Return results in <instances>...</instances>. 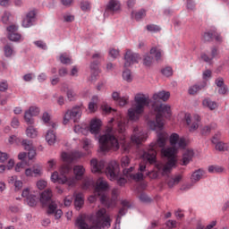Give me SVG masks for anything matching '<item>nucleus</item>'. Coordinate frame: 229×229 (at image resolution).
<instances>
[{
	"label": "nucleus",
	"instance_id": "1",
	"mask_svg": "<svg viewBox=\"0 0 229 229\" xmlns=\"http://www.w3.org/2000/svg\"><path fill=\"white\" fill-rule=\"evenodd\" d=\"M170 97L171 93L164 90L158 91L153 95L152 110L157 112V114L155 115V120H148L147 123L148 126L152 130H157V128L162 130V127L164 126V116L165 119H170L171 115H173L171 113V106L162 104V101H167Z\"/></svg>",
	"mask_w": 229,
	"mask_h": 229
},
{
	"label": "nucleus",
	"instance_id": "2",
	"mask_svg": "<svg viewBox=\"0 0 229 229\" xmlns=\"http://www.w3.org/2000/svg\"><path fill=\"white\" fill-rule=\"evenodd\" d=\"M148 128L153 131H157V142L150 143L148 150L143 153V158L148 160L150 164H157V150H155V148L157 146H158V148H165V144H167V140H169V134L163 131L164 123L161 129L158 127L152 129L150 126H148Z\"/></svg>",
	"mask_w": 229,
	"mask_h": 229
},
{
	"label": "nucleus",
	"instance_id": "3",
	"mask_svg": "<svg viewBox=\"0 0 229 229\" xmlns=\"http://www.w3.org/2000/svg\"><path fill=\"white\" fill-rule=\"evenodd\" d=\"M134 101L136 106L134 108L128 109V116L131 121H139L140 114H144L145 106L153 105V100L149 98V96H145L143 93H138Z\"/></svg>",
	"mask_w": 229,
	"mask_h": 229
},
{
	"label": "nucleus",
	"instance_id": "4",
	"mask_svg": "<svg viewBox=\"0 0 229 229\" xmlns=\"http://www.w3.org/2000/svg\"><path fill=\"white\" fill-rule=\"evenodd\" d=\"M106 133L100 136L98 142H99V148L102 153L106 151H110V149H114V151H117L119 149V140L114 134V127L109 125L106 130Z\"/></svg>",
	"mask_w": 229,
	"mask_h": 229
},
{
	"label": "nucleus",
	"instance_id": "5",
	"mask_svg": "<svg viewBox=\"0 0 229 229\" xmlns=\"http://www.w3.org/2000/svg\"><path fill=\"white\" fill-rule=\"evenodd\" d=\"M106 174L111 182H115L120 187H124L128 182L126 178L121 176V168L117 161H110L106 167Z\"/></svg>",
	"mask_w": 229,
	"mask_h": 229
},
{
	"label": "nucleus",
	"instance_id": "6",
	"mask_svg": "<svg viewBox=\"0 0 229 229\" xmlns=\"http://www.w3.org/2000/svg\"><path fill=\"white\" fill-rule=\"evenodd\" d=\"M102 124L103 123L100 119H93L90 121L89 127L83 128L80 125H75L74 131L75 133H83L84 135L90 131L92 135H98Z\"/></svg>",
	"mask_w": 229,
	"mask_h": 229
},
{
	"label": "nucleus",
	"instance_id": "7",
	"mask_svg": "<svg viewBox=\"0 0 229 229\" xmlns=\"http://www.w3.org/2000/svg\"><path fill=\"white\" fill-rule=\"evenodd\" d=\"M83 111L81 106H75L72 109H68L64 116V124H68L70 121L73 123H80Z\"/></svg>",
	"mask_w": 229,
	"mask_h": 229
},
{
	"label": "nucleus",
	"instance_id": "8",
	"mask_svg": "<svg viewBox=\"0 0 229 229\" xmlns=\"http://www.w3.org/2000/svg\"><path fill=\"white\" fill-rule=\"evenodd\" d=\"M124 67H131V65L139 64V60H140V55L131 51V49H127L124 54Z\"/></svg>",
	"mask_w": 229,
	"mask_h": 229
},
{
	"label": "nucleus",
	"instance_id": "9",
	"mask_svg": "<svg viewBox=\"0 0 229 229\" xmlns=\"http://www.w3.org/2000/svg\"><path fill=\"white\" fill-rule=\"evenodd\" d=\"M121 10V2L118 0H109L106 5L104 17H108V15H114L116 12Z\"/></svg>",
	"mask_w": 229,
	"mask_h": 229
},
{
	"label": "nucleus",
	"instance_id": "10",
	"mask_svg": "<svg viewBox=\"0 0 229 229\" xmlns=\"http://www.w3.org/2000/svg\"><path fill=\"white\" fill-rule=\"evenodd\" d=\"M148 139V134L140 131L139 127H134L132 135L131 136V140L134 144H142V142H146Z\"/></svg>",
	"mask_w": 229,
	"mask_h": 229
},
{
	"label": "nucleus",
	"instance_id": "11",
	"mask_svg": "<svg viewBox=\"0 0 229 229\" xmlns=\"http://www.w3.org/2000/svg\"><path fill=\"white\" fill-rule=\"evenodd\" d=\"M47 214L48 216H52V214H55V219H60V217L64 216V212L62 211V209H57L58 204H56L55 200L47 204Z\"/></svg>",
	"mask_w": 229,
	"mask_h": 229
},
{
	"label": "nucleus",
	"instance_id": "12",
	"mask_svg": "<svg viewBox=\"0 0 229 229\" xmlns=\"http://www.w3.org/2000/svg\"><path fill=\"white\" fill-rule=\"evenodd\" d=\"M37 22V12L35 10H31L27 13L25 18L22 20L23 28H31V26L35 25Z\"/></svg>",
	"mask_w": 229,
	"mask_h": 229
},
{
	"label": "nucleus",
	"instance_id": "13",
	"mask_svg": "<svg viewBox=\"0 0 229 229\" xmlns=\"http://www.w3.org/2000/svg\"><path fill=\"white\" fill-rule=\"evenodd\" d=\"M174 167H176V162H174V160L173 159L167 161L163 167L160 166L159 165H157L158 173H160L161 171V176H169Z\"/></svg>",
	"mask_w": 229,
	"mask_h": 229
},
{
	"label": "nucleus",
	"instance_id": "14",
	"mask_svg": "<svg viewBox=\"0 0 229 229\" xmlns=\"http://www.w3.org/2000/svg\"><path fill=\"white\" fill-rule=\"evenodd\" d=\"M21 145L23 146L24 149L28 152L29 160H33L35 157H37V150L35 147H33V142L29 140H23L21 141Z\"/></svg>",
	"mask_w": 229,
	"mask_h": 229
},
{
	"label": "nucleus",
	"instance_id": "15",
	"mask_svg": "<svg viewBox=\"0 0 229 229\" xmlns=\"http://www.w3.org/2000/svg\"><path fill=\"white\" fill-rule=\"evenodd\" d=\"M176 151H178V149H176L175 147H169L161 149V153L163 157H165V158H167V162L171 160H174V162L175 163L178 162V160L176 159Z\"/></svg>",
	"mask_w": 229,
	"mask_h": 229
},
{
	"label": "nucleus",
	"instance_id": "16",
	"mask_svg": "<svg viewBox=\"0 0 229 229\" xmlns=\"http://www.w3.org/2000/svg\"><path fill=\"white\" fill-rule=\"evenodd\" d=\"M81 157H83V154L80 151L73 152L72 154H69L67 152H63L61 154L63 162H67L68 164H72V162H74L76 158H81Z\"/></svg>",
	"mask_w": 229,
	"mask_h": 229
},
{
	"label": "nucleus",
	"instance_id": "17",
	"mask_svg": "<svg viewBox=\"0 0 229 229\" xmlns=\"http://www.w3.org/2000/svg\"><path fill=\"white\" fill-rule=\"evenodd\" d=\"M40 203L43 207H47L49 203H52L53 200V192L49 190H46L40 194Z\"/></svg>",
	"mask_w": 229,
	"mask_h": 229
},
{
	"label": "nucleus",
	"instance_id": "18",
	"mask_svg": "<svg viewBox=\"0 0 229 229\" xmlns=\"http://www.w3.org/2000/svg\"><path fill=\"white\" fill-rule=\"evenodd\" d=\"M90 165L92 173H101L105 169V161H98V159L93 158L90 160Z\"/></svg>",
	"mask_w": 229,
	"mask_h": 229
},
{
	"label": "nucleus",
	"instance_id": "19",
	"mask_svg": "<svg viewBox=\"0 0 229 229\" xmlns=\"http://www.w3.org/2000/svg\"><path fill=\"white\" fill-rule=\"evenodd\" d=\"M51 182L53 183H60L61 185H65V182H67L66 175H60L58 172H54L51 175Z\"/></svg>",
	"mask_w": 229,
	"mask_h": 229
},
{
	"label": "nucleus",
	"instance_id": "20",
	"mask_svg": "<svg viewBox=\"0 0 229 229\" xmlns=\"http://www.w3.org/2000/svg\"><path fill=\"white\" fill-rule=\"evenodd\" d=\"M85 205V199L83 197V193L79 192L74 195V207L77 210H80L81 207Z\"/></svg>",
	"mask_w": 229,
	"mask_h": 229
},
{
	"label": "nucleus",
	"instance_id": "21",
	"mask_svg": "<svg viewBox=\"0 0 229 229\" xmlns=\"http://www.w3.org/2000/svg\"><path fill=\"white\" fill-rule=\"evenodd\" d=\"M108 191V182L106 181H101L98 184H97L95 188V194L98 196H101V192Z\"/></svg>",
	"mask_w": 229,
	"mask_h": 229
},
{
	"label": "nucleus",
	"instance_id": "22",
	"mask_svg": "<svg viewBox=\"0 0 229 229\" xmlns=\"http://www.w3.org/2000/svg\"><path fill=\"white\" fill-rule=\"evenodd\" d=\"M207 87V82L204 81L202 84H195L191 86L189 89L188 92L191 96H194L197 92H199V90L205 89Z\"/></svg>",
	"mask_w": 229,
	"mask_h": 229
},
{
	"label": "nucleus",
	"instance_id": "23",
	"mask_svg": "<svg viewBox=\"0 0 229 229\" xmlns=\"http://www.w3.org/2000/svg\"><path fill=\"white\" fill-rule=\"evenodd\" d=\"M111 221L110 220V216H106V217L102 218L101 220H99L98 222H97L96 225V228L101 229V228H105L106 226H110L111 225Z\"/></svg>",
	"mask_w": 229,
	"mask_h": 229
},
{
	"label": "nucleus",
	"instance_id": "24",
	"mask_svg": "<svg viewBox=\"0 0 229 229\" xmlns=\"http://www.w3.org/2000/svg\"><path fill=\"white\" fill-rule=\"evenodd\" d=\"M75 225L77 226H79L80 229H96V228H98V227H96V224H95V227L89 228V224H87V222H85V219H83V216H79L76 219Z\"/></svg>",
	"mask_w": 229,
	"mask_h": 229
},
{
	"label": "nucleus",
	"instance_id": "25",
	"mask_svg": "<svg viewBox=\"0 0 229 229\" xmlns=\"http://www.w3.org/2000/svg\"><path fill=\"white\" fill-rule=\"evenodd\" d=\"M73 173L77 180H81V178H83V174H85V168L83 165H75L73 167Z\"/></svg>",
	"mask_w": 229,
	"mask_h": 229
},
{
	"label": "nucleus",
	"instance_id": "26",
	"mask_svg": "<svg viewBox=\"0 0 229 229\" xmlns=\"http://www.w3.org/2000/svg\"><path fill=\"white\" fill-rule=\"evenodd\" d=\"M131 19H135V21H140L146 17V10L145 9H140V11L136 12L131 11Z\"/></svg>",
	"mask_w": 229,
	"mask_h": 229
},
{
	"label": "nucleus",
	"instance_id": "27",
	"mask_svg": "<svg viewBox=\"0 0 229 229\" xmlns=\"http://www.w3.org/2000/svg\"><path fill=\"white\" fill-rule=\"evenodd\" d=\"M204 173L205 172L201 168H199V169L196 170L195 172H193L192 174H191V182H192V183H198V182H199L201 180V176H203Z\"/></svg>",
	"mask_w": 229,
	"mask_h": 229
},
{
	"label": "nucleus",
	"instance_id": "28",
	"mask_svg": "<svg viewBox=\"0 0 229 229\" xmlns=\"http://www.w3.org/2000/svg\"><path fill=\"white\" fill-rule=\"evenodd\" d=\"M46 140L49 144V146H53L55 142H56V134H55L54 131L48 130L46 135Z\"/></svg>",
	"mask_w": 229,
	"mask_h": 229
},
{
	"label": "nucleus",
	"instance_id": "29",
	"mask_svg": "<svg viewBox=\"0 0 229 229\" xmlns=\"http://www.w3.org/2000/svg\"><path fill=\"white\" fill-rule=\"evenodd\" d=\"M182 182V175H176L174 178H170L166 180V185L169 189H173L174 185H178Z\"/></svg>",
	"mask_w": 229,
	"mask_h": 229
},
{
	"label": "nucleus",
	"instance_id": "30",
	"mask_svg": "<svg viewBox=\"0 0 229 229\" xmlns=\"http://www.w3.org/2000/svg\"><path fill=\"white\" fill-rule=\"evenodd\" d=\"M203 106L209 108V110H216L217 108V103L212 101L210 98H206L202 101Z\"/></svg>",
	"mask_w": 229,
	"mask_h": 229
},
{
	"label": "nucleus",
	"instance_id": "31",
	"mask_svg": "<svg viewBox=\"0 0 229 229\" xmlns=\"http://www.w3.org/2000/svg\"><path fill=\"white\" fill-rule=\"evenodd\" d=\"M192 151L187 150L183 155H182V165H188L190 164L191 160H192Z\"/></svg>",
	"mask_w": 229,
	"mask_h": 229
},
{
	"label": "nucleus",
	"instance_id": "32",
	"mask_svg": "<svg viewBox=\"0 0 229 229\" xmlns=\"http://www.w3.org/2000/svg\"><path fill=\"white\" fill-rule=\"evenodd\" d=\"M214 33H215V30H209V31L204 32L202 35L203 42H212L214 40Z\"/></svg>",
	"mask_w": 229,
	"mask_h": 229
},
{
	"label": "nucleus",
	"instance_id": "33",
	"mask_svg": "<svg viewBox=\"0 0 229 229\" xmlns=\"http://www.w3.org/2000/svg\"><path fill=\"white\" fill-rule=\"evenodd\" d=\"M122 76H123V80H124L128 83H131V81H133V77L131 76V71H130V69H125L123 72Z\"/></svg>",
	"mask_w": 229,
	"mask_h": 229
},
{
	"label": "nucleus",
	"instance_id": "34",
	"mask_svg": "<svg viewBox=\"0 0 229 229\" xmlns=\"http://www.w3.org/2000/svg\"><path fill=\"white\" fill-rule=\"evenodd\" d=\"M153 55H151V54H147L144 55L143 57V65H145V67H151V65L153 64Z\"/></svg>",
	"mask_w": 229,
	"mask_h": 229
},
{
	"label": "nucleus",
	"instance_id": "35",
	"mask_svg": "<svg viewBox=\"0 0 229 229\" xmlns=\"http://www.w3.org/2000/svg\"><path fill=\"white\" fill-rule=\"evenodd\" d=\"M97 217H96V220H95V224L96 223H98V221H101V219H104L105 217H106V209L105 208H100L97 211V214H96Z\"/></svg>",
	"mask_w": 229,
	"mask_h": 229
},
{
	"label": "nucleus",
	"instance_id": "36",
	"mask_svg": "<svg viewBox=\"0 0 229 229\" xmlns=\"http://www.w3.org/2000/svg\"><path fill=\"white\" fill-rule=\"evenodd\" d=\"M59 60H60L61 64H63L64 65L72 64V60L71 59V57L67 56V54H61Z\"/></svg>",
	"mask_w": 229,
	"mask_h": 229
},
{
	"label": "nucleus",
	"instance_id": "37",
	"mask_svg": "<svg viewBox=\"0 0 229 229\" xmlns=\"http://www.w3.org/2000/svg\"><path fill=\"white\" fill-rule=\"evenodd\" d=\"M127 180H133L134 182H142L144 180V174L137 173L129 175V179Z\"/></svg>",
	"mask_w": 229,
	"mask_h": 229
},
{
	"label": "nucleus",
	"instance_id": "38",
	"mask_svg": "<svg viewBox=\"0 0 229 229\" xmlns=\"http://www.w3.org/2000/svg\"><path fill=\"white\" fill-rule=\"evenodd\" d=\"M208 173H223V171H225V167L221 166V165H209L208 168Z\"/></svg>",
	"mask_w": 229,
	"mask_h": 229
},
{
	"label": "nucleus",
	"instance_id": "39",
	"mask_svg": "<svg viewBox=\"0 0 229 229\" xmlns=\"http://www.w3.org/2000/svg\"><path fill=\"white\" fill-rule=\"evenodd\" d=\"M26 202L29 207H37V196L30 194L26 198Z\"/></svg>",
	"mask_w": 229,
	"mask_h": 229
},
{
	"label": "nucleus",
	"instance_id": "40",
	"mask_svg": "<svg viewBox=\"0 0 229 229\" xmlns=\"http://www.w3.org/2000/svg\"><path fill=\"white\" fill-rule=\"evenodd\" d=\"M180 140V135L178 133L174 132L170 136V144L172 147L176 148L178 141Z\"/></svg>",
	"mask_w": 229,
	"mask_h": 229
},
{
	"label": "nucleus",
	"instance_id": "41",
	"mask_svg": "<svg viewBox=\"0 0 229 229\" xmlns=\"http://www.w3.org/2000/svg\"><path fill=\"white\" fill-rule=\"evenodd\" d=\"M150 55H153L157 62H158L162 58V50L153 47L150 49Z\"/></svg>",
	"mask_w": 229,
	"mask_h": 229
},
{
	"label": "nucleus",
	"instance_id": "42",
	"mask_svg": "<svg viewBox=\"0 0 229 229\" xmlns=\"http://www.w3.org/2000/svg\"><path fill=\"white\" fill-rule=\"evenodd\" d=\"M139 199L141 203H151V201H153V199L149 198L146 192H141L139 196Z\"/></svg>",
	"mask_w": 229,
	"mask_h": 229
},
{
	"label": "nucleus",
	"instance_id": "43",
	"mask_svg": "<svg viewBox=\"0 0 229 229\" xmlns=\"http://www.w3.org/2000/svg\"><path fill=\"white\" fill-rule=\"evenodd\" d=\"M33 117L34 116L29 110L25 111L24 120H25V123H27V124H33V123H34Z\"/></svg>",
	"mask_w": 229,
	"mask_h": 229
},
{
	"label": "nucleus",
	"instance_id": "44",
	"mask_svg": "<svg viewBox=\"0 0 229 229\" xmlns=\"http://www.w3.org/2000/svg\"><path fill=\"white\" fill-rule=\"evenodd\" d=\"M146 29L151 33H158L162 29L158 25L148 24L146 26Z\"/></svg>",
	"mask_w": 229,
	"mask_h": 229
},
{
	"label": "nucleus",
	"instance_id": "45",
	"mask_svg": "<svg viewBox=\"0 0 229 229\" xmlns=\"http://www.w3.org/2000/svg\"><path fill=\"white\" fill-rule=\"evenodd\" d=\"M21 34H19L18 32L7 34V38H9V40H11V42H19V40H21Z\"/></svg>",
	"mask_w": 229,
	"mask_h": 229
},
{
	"label": "nucleus",
	"instance_id": "46",
	"mask_svg": "<svg viewBox=\"0 0 229 229\" xmlns=\"http://www.w3.org/2000/svg\"><path fill=\"white\" fill-rule=\"evenodd\" d=\"M4 56L6 58H10V57H12V55H13V48H12V47H10V45H5L4 47Z\"/></svg>",
	"mask_w": 229,
	"mask_h": 229
},
{
	"label": "nucleus",
	"instance_id": "47",
	"mask_svg": "<svg viewBox=\"0 0 229 229\" xmlns=\"http://www.w3.org/2000/svg\"><path fill=\"white\" fill-rule=\"evenodd\" d=\"M216 149L218 151H228L229 150V145L225 144L224 142H218L216 145Z\"/></svg>",
	"mask_w": 229,
	"mask_h": 229
},
{
	"label": "nucleus",
	"instance_id": "48",
	"mask_svg": "<svg viewBox=\"0 0 229 229\" xmlns=\"http://www.w3.org/2000/svg\"><path fill=\"white\" fill-rule=\"evenodd\" d=\"M27 137H30V139H35L37 137V130L35 128L30 126L26 130Z\"/></svg>",
	"mask_w": 229,
	"mask_h": 229
},
{
	"label": "nucleus",
	"instance_id": "49",
	"mask_svg": "<svg viewBox=\"0 0 229 229\" xmlns=\"http://www.w3.org/2000/svg\"><path fill=\"white\" fill-rule=\"evenodd\" d=\"M72 171V167L69 165H64L61 168V176H65V174H69Z\"/></svg>",
	"mask_w": 229,
	"mask_h": 229
},
{
	"label": "nucleus",
	"instance_id": "50",
	"mask_svg": "<svg viewBox=\"0 0 229 229\" xmlns=\"http://www.w3.org/2000/svg\"><path fill=\"white\" fill-rule=\"evenodd\" d=\"M99 196H100V203L102 205H106L107 208H110V207H112V203L110 202V200L106 199V195L100 193Z\"/></svg>",
	"mask_w": 229,
	"mask_h": 229
},
{
	"label": "nucleus",
	"instance_id": "51",
	"mask_svg": "<svg viewBox=\"0 0 229 229\" xmlns=\"http://www.w3.org/2000/svg\"><path fill=\"white\" fill-rule=\"evenodd\" d=\"M33 44L39 49H43V51L47 50V45L42 40L34 41Z\"/></svg>",
	"mask_w": 229,
	"mask_h": 229
},
{
	"label": "nucleus",
	"instance_id": "52",
	"mask_svg": "<svg viewBox=\"0 0 229 229\" xmlns=\"http://www.w3.org/2000/svg\"><path fill=\"white\" fill-rule=\"evenodd\" d=\"M161 73L166 77L173 76V68H171V66H167L161 70Z\"/></svg>",
	"mask_w": 229,
	"mask_h": 229
},
{
	"label": "nucleus",
	"instance_id": "53",
	"mask_svg": "<svg viewBox=\"0 0 229 229\" xmlns=\"http://www.w3.org/2000/svg\"><path fill=\"white\" fill-rule=\"evenodd\" d=\"M32 174H36V176H41L42 175V166L40 165H36L33 166Z\"/></svg>",
	"mask_w": 229,
	"mask_h": 229
},
{
	"label": "nucleus",
	"instance_id": "54",
	"mask_svg": "<svg viewBox=\"0 0 229 229\" xmlns=\"http://www.w3.org/2000/svg\"><path fill=\"white\" fill-rule=\"evenodd\" d=\"M81 9L82 12H89L90 10V3L89 1L81 2Z\"/></svg>",
	"mask_w": 229,
	"mask_h": 229
},
{
	"label": "nucleus",
	"instance_id": "55",
	"mask_svg": "<svg viewBox=\"0 0 229 229\" xmlns=\"http://www.w3.org/2000/svg\"><path fill=\"white\" fill-rule=\"evenodd\" d=\"M186 8L190 12H194L196 10V2L194 0L186 2Z\"/></svg>",
	"mask_w": 229,
	"mask_h": 229
},
{
	"label": "nucleus",
	"instance_id": "56",
	"mask_svg": "<svg viewBox=\"0 0 229 229\" xmlns=\"http://www.w3.org/2000/svg\"><path fill=\"white\" fill-rule=\"evenodd\" d=\"M76 180H78L76 177H66L64 183H66L68 187H74V185H76Z\"/></svg>",
	"mask_w": 229,
	"mask_h": 229
},
{
	"label": "nucleus",
	"instance_id": "57",
	"mask_svg": "<svg viewBox=\"0 0 229 229\" xmlns=\"http://www.w3.org/2000/svg\"><path fill=\"white\" fill-rule=\"evenodd\" d=\"M133 169H135L133 166H131L129 168H124L123 170V174L125 176L127 179L130 178V174H133Z\"/></svg>",
	"mask_w": 229,
	"mask_h": 229
},
{
	"label": "nucleus",
	"instance_id": "58",
	"mask_svg": "<svg viewBox=\"0 0 229 229\" xmlns=\"http://www.w3.org/2000/svg\"><path fill=\"white\" fill-rule=\"evenodd\" d=\"M177 146L181 149H185V148H187V141L185 140V138H179V141H177Z\"/></svg>",
	"mask_w": 229,
	"mask_h": 229
},
{
	"label": "nucleus",
	"instance_id": "59",
	"mask_svg": "<svg viewBox=\"0 0 229 229\" xmlns=\"http://www.w3.org/2000/svg\"><path fill=\"white\" fill-rule=\"evenodd\" d=\"M8 35H12L13 33H17L19 31V27L16 25H10L6 28Z\"/></svg>",
	"mask_w": 229,
	"mask_h": 229
},
{
	"label": "nucleus",
	"instance_id": "60",
	"mask_svg": "<svg viewBox=\"0 0 229 229\" xmlns=\"http://www.w3.org/2000/svg\"><path fill=\"white\" fill-rule=\"evenodd\" d=\"M30 113L34 116L37 117V115H38V114H40V108L37 107V106H30L29 108Z\"/></svg>",
	"mask_w": 229,
	"mask_h": 229
},
{
	"label": "nucleus",
	"instance_id": "61",
	"mask_svg": "<svg viewBox=\"0 0 229 229\" xmlns=\"http://www.w3.org/2000/svg\"><path fill=\"white\" fill-rule=\"evenodd\" d=\"M103 114H112V112H115V109L110 107L108 105H104L101 106Z\"/></svg>",
	"mask_w": 229,
	"mask_h": 229
},
{
	"label": "nucleus",
	"instance_id": "62",
	"mask_svg": "<svg viewBox=\"0 0 229 229\" xmlns=\"http://www.w3.org/2000/svg\"><path fill=\"white\" fill-rule=\"evenodd\" d=\"M8 81H0V92H6L8 89Z\"/></svg>",
	"mask_w": 229,
	"mask_h": 229
},
{
	"label": "nucleus",
	"instance_id": "63",
	"mask_svg": "<svg viewBox=\"0 0 229 229\" xmlns=\"http://www.w3.org/2000/svg\"><path fill=\"white\" fill-rule=\"evenodd\" d=\"M121 165L122 167H128L130 165V157H122Z\"/></svg>",
	"mask_w": 229,
	"mask_h": 229
},
{
	"label": "nucleus",
	"instance_id": "64",
	"mask_svg": "<svg viewBox=\"0 0 229 229\" xmlns=\"http://www.w3.org/2000/svg\"><path fill=\"white\" fill-rule=\"evenodd\" d=\"M116 102H118L120 106H124V105H128V97H120Z\"/></svg>",
	"mask_w": 229,
	"mask_h": 229
}]
</instances>
